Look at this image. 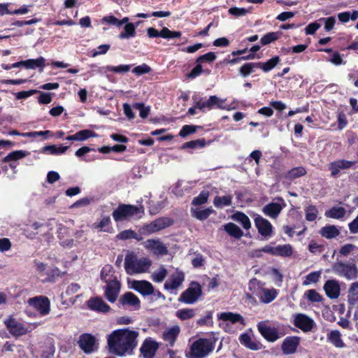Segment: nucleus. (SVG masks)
Listing matches in <instances>:
<instances>
[{"label": "nucleus", "instance_id": "43", "mask_svg": "<svg viewBox=\"0 0 358 358\" xmlns=\"http://www.w3.org/2000/svg\"><path fill=\"white\" fill-rule=\"evenodd\" d=\"M282 34L281 31L268 32V33L266 34L265 35H264L261 38V39H260L261 44L262 45H268V44L277 41L278 39H279L280 38V36H282Z\"/></svg>", "mask_w": 358, "mask_h": 358}, {"label": "nucleus", "instance_id": "6", "mask_svg": "<svg viewBox=\"0 0 358 358\" xmlns=\"http://www.w3.org/2000/svg\"><path fill=\"white\" fill-rule=\"evenodd\" d=\"M201 285L197 281H192L187 289L180 294L178 301L185 304H193L202 296Z\"/></svg>", "mask_w": 358, "mask_h": 358}, {"label": "nucleus", "instance_id": "27", "mask_svg": "<svg viewBox=\"0 0 358 358\" xmlns=\"http://www.w3.org/2000/svg\"><path fill=\"white\" fill-rule=\"evenodd\" d=\"M307 171L303 166H296L285 172V179L289 181H293L299 178L305 176Z\"/></svg>", "mask_w": 358, "mask_h": 358}, {"label": "nucleus", "instance_id": "64", "mask_svg": "<svg viewBox=\"0 0 358 358\" xmlns=\"http://www.w3.org/2000/svg\"><path fill=\"white\" fill-rule=\"evenodd\" d=\"M327 61L336 66H339L345 63L342 58V55L338 51H334L330 55L329 58L327 59Z\"/></svg>", "mask_w": 358, "mask_h": 358}, {"label": "nucleus", "instance_id": "13", "mask_svg": "<svg viewBox=\"0 0 358 358\" xmlns=\"http://www.w3.org/2000/svg\"><path fill=\"white\" fill-rule=\"evenodd\" d=\"M78 343L79 348L86 354H90L97 348L95 336L89 333L82 334L79 336Z\"/></svg>", "mask_w": 358, "mask_h": 358}, {"label": "nucleus", "instance_id": "55", "mask_svg": "<svg viewBox=\"0 0 358 358\" xmlns=\"http://www.w3.org/2000/svg\"><path fill=\"white\" fill-rule=\"evenodd\" d=\"M305 296L311 302H322L323 297L315 289H308L305 292Z\"/></svg>", "mask_w": 358, "mask_h": 358}, {"label": "nucleus", "instance_id": "1", "mask_svg": "<svg viewBox=\"0 0 358 358\" xmlns=\"http://www.w3.org/2000/svg\"><path fill=\"white\" fill-rule=\"evenodd\" d=\"M139 334L129 329H120L112 331L107 337L108 352L118 357L131 355L138 345Z\"/></svg>", "mask_w": 358, "mask_h": 358}, {"label": "nucleus", "instance_id": "63", "mask_svg": "<svg viewBox=\"0 0 358 358\" xmlns=\"http://www.w3.org/2000/svg\"><path fill=\"white\" fill-rule=\"evenodd\" d=\"M152 71L150 66L146 64L137 66L133 69L132 72L137 76H141L143 74L149 73Z\"/></svg>", "mask_w": 358, "mask_h": 358}, {"label": "nucleus", "instance_id": "52", "mask_svg": "<svg viewBox=\"0 0 358 358\" xmlns=\"http://www.w3.org/2000/svg\"><path fill=\"white\" fill-rule=\"evenodd\" d=\"M131 65L120 64L119 66H107L106 67V71L115 73H124L130 71Z\"/></svg>", "mask_w": 358, "mask_h": 358}, {"label": "nucleus", "instance_id": "59", "mask_svg": "<svg viewBox=\"0 0 358 358\" xmlns=\"http://www.w3.org/2000/svg\"><path fill=\"white\" fill-rule=\"evenodd\" d=\"M308 250L314 255L320 254L324 250V246L318 244L315 240H311L308 244Z\"/></svg>", "mask_w": 358, "mask_h": 358}, {"label": "nucleus", "instance_id": "28", "mask_svg": "<svg viewBox=\"0 0 358 358\" xmlns=\"http://www.w3.org/2000/svg\"><path fill=\"white\" fill-rule=\"evenodd\" d=\"M278 296V292L275 288H263L259 293V299L262 303H269Z\"/></svg>", "mask_w": 358, "mask_h": 358}, {"label": "nucleus", "instance_id": "51", "mask_svg": "<svg viewBox=\"0 0 358 358\" xmlns=\"http://www.w3.org/2000/svg\"><path fill=\"white\" fill-rule=\"evenodd\" d=\"M182 33L179 31H171L167 27L162 29V38L165 39L180 38Z\"/></svg>", "mask_w": 358, "mask_h": 358}, {"label": "nucleus", "instance_id": "33", "mask_svg": "<svg viewBox=\"0 0 358 358\" xmlns=\"http://www.w3.org/2000/svg\"><path fill=\"white\" fill-rule=\"evenodd\" d=\"M94 228L100 229L104 232L113 233L114 229L111 226V220L109 216H104L99 222L94 224Z\"/></svg>", "mask_w": 358, "mask_h": 358}, {"label": "nucleus", "instance_id": "14", "mask_svg": "<svg viewBox=\"0 0 358 358\" xmlns=\"http://www.w3.org/2000/svg\"><path fill=\"white\" fill-rule=\"evenodd\" d=\"M120 287L121 285L117 277H113L110 281L106 282L104 296L109 302L114 303L116 301Z\"/></svg>", "mask_w": 358, "mask_h": 358}, {"label": "nucleus", "instance_id": "36", "mask_svg": "<svg viewBox=\"0 0 358 358\" xmlns=\"http://www.w3.org/2000/svg\"><path fill=\"white\" fill-rule=\"evenodd\" d=\"M327 340L336 348H343L345 344L341 339V334L338 330H332L327 334Z\"/></svg>", "mask_w": 358, "mask_h": 358}, {"label": "nucleus", "instance_id": "48", "mask_svg": "<svg viewBox=\"0 0 358 358\" xmlns=\"http://www.w3.org/2000/svg\"><path fill=\"white\" fill-rule=\"evenodd\" d=\"M176 315L180 320H187L195 315V310L193 308H182L178 310Z\"/></svg>", "mask_w": 358, "mask_h": 358}, {"label": "nucleus", "instance_id": "31", "mask_svg": "<svg viewBox=\"0 0 358 358\" xmlns=\"http://www.w3.org/2000/svg\"><path fill=\"white\" fill-rule=\"evenodd\" d=\"M45 66V59L43 57H39L37 59H29L24 61V67L27 69H35L36 68L40 69V71H42Z\"/></svg>", "mask_w": 358, "mask_h": 358}, {"label": "nucleus", "instance_id": "56", "mask_svg": "<svg viewBox=\"0 0 358 358\" xmlns=\"http://www.w3.org/2000/svg\"><path fill=\"white\" fill-rule=\"evenodd\" d=\"M208 196L209 192L208 191H201L197 196L194 198L192 203L194 206L204 204L207 202Z\"/></svg>", "mask_w": 358, "mask_h": 358}, {"label": "nucleus", "instance_id": "21", "mask_svg": "<svg viewBox=\"0 0 358 358\" xmlns=\"http://www.w3.org/2000/svg\"><path fill=\"white\" fill-rule=\"evenodd\" d=\"M88 308L96 312L108 313L110 310V307L108 305L101 297H91L87 301Z\"/></svg>", "mask_w": 358, "mask_h": 358}, {"label": "nucleus", "instance_id": "10", "mask_svg": "<svg viewBox=\"0 0 358 358\" xmlns=\"http://www.w3.org/2000/svg\"><path fill=\"white\" fill-rule=\"evenodd\" d=\"M4 324L9 333L16 338L25 335L30 331L25 324L18 322L12 316L6 320Z\"/></svg>", "mask_w": 358, "mask_h": 358}, {"label": "nucleus", "instance_id": "34", "mask_svg": "<svg viewBox=\"0 0 358 358\" xmlns=\"http://www.w3.org/2000/svg\"><path fill=\"white\" fill-rule=\"evenodd\" d=\"M224 231L231 237L240 239L243 236V231L241 228L232 222H229L224 226Z\"/></svg>", "mask_w": 358, "mask_h": 358}, {"label": "nucleus", "instance_id": "57", "mask_svg": "<svg viewBox=\"0 0 358 358\" xmlns=\"http://www.w3.org/2000/svg\"><path fill=\"white\" fill-rule=\"evenodd\" d=\"M196 66L186 74V78L193 80L203 73V66L199 63H196Z\"/></svg>", "mask_w": 358, "mask_h": 358}, {"label": "nucleus", "instance_id": "58", "mask_svg": "<svg viewBox=\"0 0 358 358\" xmlns=\"http://www.w3.org/2000/svg\"><path fill=\"white\" fill-rule=\"evenodd\" d=\"M318 210L315 206H308L306 209V220L310 222L316 220Z\"/></svg>", "mask_w": 358, "mask_h": 358}, {"label": "nucleus", "instance_id": "60", "mask_svg": "<svg viewBox=\"0 0 358 358\" xmlns=\"http://www.w3.org/2000/svg\"><path fill=\"white\" fill-rule=\"evenodd\" d=\"M134 108L139 110V115L143 119L146 118L150 112V107L145 106L143 103H135Z\"/></svg>", "mask_w": 358, "mask_h": 358}, {"label": "nucleus", "instance_id": "35", "mask_svg": "<svg viewBox=\"0 0 358 358\" xmlns=\"http://www.w3.org/2000/svg\"><path fill=\"white\" fill-rule=\"evenodd\" d=\"M320 234L322 237L331 239L337 237L340 234V231L335 225H326L320 229Z\"/></svg>", "mask_w": 358, "mask_h": 358}, {"label": "nucleus", "instance_id": "7", "mask_svg": "<svg viewBox=\"0 0 358 358\" xmlns=\"http://www.w3.org/2000/svg\"><path fill=\"white\" fill-rule=\"evenodd\" d=\"M174 220L170 217H161L155 219L149 224L143 225L139 232L143 235H150L163 230L173 225Z\"/></svg>", "mask_w": 358, "mask_h": 358}, {"label": "nucleus", "instance_id": "15", "mask_svg": "<svg viewBox=\"0 0 358 358\" xmlns=\"http://www.w3.org/2000/svg\"><path fill=\"white\" fill-rule=\"evenodd\" d=\"M293 324L303 332L311 331L315 325L314 320L303 313L295 315Z\"/></svg>", "mask_w": 358, "mask_h": 358}, {"label": "nucleus", "instance_id": "45", "mask_svg": "<svg viewBox=\"0 0 358 358\" xmlns=\"http://www.w3.org/2000/svg\"><path fill=\"white\" fill-rule=\"evenodd\" d=\"M28 152L24 150H15L7 155L3 159L2 162L6 163L12 161H17L23 157H25Z\"/></svg>", "mask_w": 358, "mask_h": 358}, {"label": "nucleus", "instance_id": "5", "mask_svg": "<svg viewBox=\"0 0 358 358\" xmlns=\"http://www.w3.org/2000/svg\"><path fill=\"white\" fill-rule=\"evenodd\" d=\"M192 99L194 101V107L203 112L213 108L226 109L224 105V100L220 99L216 95H211L208 99L204 100L203 97L194 94L192 96Z\"/></svg>", "mask_w": 358, "mask_h": 358}, {"label": "nucleus", "instance_id": "32", "mask_svg": "<svg viewBox=\"0 0 358 358\" xmlns=\"http://www.w3.org/2000/svg\"><path fill=\"white\" fill-rule=\"evenodd\" d=\"M280 62L279 56H274L265 62H257L259 69H262L264 72L268 73L273 70Z\"/></svg>", "mask_w": 358, "mask_h": 358}, {"label": "nucleus", "instance_id": "46", "mask_svg": "<svg viewBox=\"0 0 358 358\" xmlns=\"http://www.w3.org/2000/svg\"><path fill=\"white\" fill-rule=\"evenodd\" d=\"M202 126L193 125V124H185L181 128L179 136L182 138H185L190 134L196 133L199 129H202Z\"/></svg>", "mask_w": 358, "mask_h": 358}, {"label": "nucleus", "instance_id": "44", "mask_svg": "<svg viewBox=\"0 0 358 358\" xmlns=\"http://www.w3.org/2000/svg\"><path fill=\"white\" fill-rule=\"evenodd\" d=\"M275 250L276 256L289 257L293 255V248L290 244L279 245Z\"/></svg>", "mask_w": 358, "mask_h": 358}, {"label": "nucleus", "instance_id": "18", "mask_svg": "<svg viewBox=\"0 0 358 358\" xmlns=\"http://www.w3.org/2000/svg\"><path fill=\"white\" fill-rule=\"evenodd\" d=\"M158 348V343L149 338L143 341L140 348V352L143 358H154Z\"/></svg>", "mask_w": 358, "mask_h": 358}, {"label": "nucleus", "instance_id": "11", "mask_svg": "<svg viewBox=\"0 0 358 358\" xmlns=\"http://www.w3.org/2000/svg\"><path fill=\"white\" fill-rule=\"evenodd\" d=\"M28 303L34 307L42 316L48 315L50 311V301L47 296H38L30 298L28 300Z\"/></svg>", "mask_w": 358, "mask_h": 358}, {"label": "nucleus", "instance_id": "4", "mask_svg": "<svg viewBox=\"0 0 358 358\" xmlns=\"http://www.w3.org/2000/svg\"><path fill=\"white\" fill-rule=\"evenodd\" d=\"M141 214V217L144 214V207L143 206H137L131 204L120 203L117 208L113 210L112 215L115 222L129 220L131 217Z\"/></svg>", "mask_w": 358, "mask_h": 358}, {"label": "nucleus", "instance_id": "37", "mask_svg": "<svg viewBox=\"0 0 358 358\" xmlns=\"http://www.w3.org/2000/svg\"><path fill=\"white\" fill-rule=\"evenodd\" d=\"M232 219L238 222H239L242 227L248 230L251 227V222L244 213L241 211H237L232 215Z\"/></svg>", "mask_w": 358, "mask_h": 358}, {"label": "nucleus", "instance_id": "22", "mask_svg": "<svg viewBox=\"0 0 358 358\" xmlns=\"http://www.w3.org/2000/svg\"><path fill=\"white\" fill-rule=\"evenodd\" d=\"M131 287L143 296L152 295L155 291L152 283L147 280H134Z\"/></svg>", "mask_w": 358, "mask_h": 358}, {"label": "nucleus", "instance_id": "16", "mask_svg": "<svg viewBox=\"0 0 358 358\" xmlns=\"http://www.w3.org/2000/svg\"><path fill=\"white\" fill-rule=\"evenodd\" d=\"M301 342V338L296 336H287L282 341L281 350L285 355L294 354Z\"/></svg>", "mask_w": 358, "mask_h": 358}, {"label": "nucleus", "instance_id": "30", "mask_svg": "<svg viewBox=\"0 0 358 358\" xmlns=\"http://www.w3.org/2000/svg\"><path fill=\"white\" fill-rule=\"evenodd\" d=\"M263 213L272 218H275L278 216L282 210V207L280 203L271 202L266 205L263 208Z\"/></svg>", "mask_w": 358, "mask_h": 358}, {"label": "nucleus", "instance_id": "42", "mask_svg": "<svg viewBox=\"0 0 358 358\" xmlns=\"http://www.w3.org/2000/svg\"><path fill=\"white\" fill-rule=\"evenodd\" d=\"M113 273H114V271H113V267L112 266V265H110V264L105 265L101 271V273H100L101 280L106 283L110 281L113 277H115L113 275Z\"/></svg>", "mask_w": 358, "mask_h": 358}, {"label": "nucleus", "instance_id": "24", "mask_svg": "<svg viewBox=\"0 0 358 358\" xmlns=\"http://www.w3.org/2000/svg\"><path fill=\"white\" fill-rule=\"evenodd\" d=\"M180 333V328L178 325H174L166 329L162 334L164 341L168 342L171 347L175 345V343Z\"/></svg>", "mask_w": 358, "mask_h": 358}, {"label": "nucleus", "instance_id": "19", "mask_svg": "<svg viewBox=\"0 0 358 358\" xmlns=\"http://www.w3.org/2000/svg\"><path fill=\"white\" fill-rule=\"evenodd\" d=\"M185 280V273L177 269L165 282L164 287L166 290H173L178 288Z\"/></svg>", "mask_w": 358, "mask_h": 358}, {"label": "nucleus", "instance_id": "25", "mask_svg": "<svg viewBox=\"0 0 358 358\" xmlns=\"http://www.w3.org/2000/svg\"><path fill=\"white\" fill-rule=\"evenodd\" d=\"M239 341L243 345L251 350H258L262 348V344L259 341L252 339L248 333L241 334Z\"/></svg>", "mask_w": 358, "mask_h": 358}, {"label": "nucleus", "instance_id": "47", "mask_svg": "<svg viewBox=\"0 0 358 358\" xmlns=\"http://www.w3.org/2000/svg\"><path fill=\"white\" fill-rule=\"evenodd\" d=\"M348 302L355 305L358 302V282H355L351 284L348 292Z\"/></svg>", "mask_w": 358, "mask_h": 358}, {"label": "nucleus", "instance_id": "39", "mask_svg": "<svg viewBox=\"0 0 358 358\" xmlns=\"http://www.w3.org/2000/svg\"><path fill=\"white\" fill-rule=\"evenodd\" d=\"M233 196L231 194L223 196H216L213 199V204L217 208H222L232 204Z\"/></svg>", "mask_w": 358, "mask_h": 358}, {"label": "nucleus", "instance_id": "9", "mask_svg": "<svg viewBox=\"0 0 358 358\" xmlns=\"http://www.w3.org/2000/svg\"><path fill=\"white\" fill-rule=\"evenodd\" d=\"M118 307L138 310L141 308V301L135 294L127 292L120 296L118 300Z\"/></svg>", "mask_w": 358, "mask_h": 358}, {"label": "nucleus", "instance_id": "26", "mask_svg": "<svg viewBox=\"0 0 358 358\" xmlns=\"http://www.w3.org/2000/svg\"><path fill=\"white\" fill-rule=\"evenodd\" d=\"M218 319L224 322L229 321L232 324L240 323L245 324V320L243 316L239 313H234L232 312L222 313L218 315Z\"/></svg>", "mask_w": 358, "mask_h": 358}, {"label": "nucleus", "instance_id": "40", "mask_svg": "<svg viewBox=\"0 0 358 358\" xmlns=\"http://www.w3.org/2000/svg\"><path fill=\"white\" fill-rule=\"evenodd\" d=\"M136 26L134 23H127L124 27V31L120 33L118 38L120 39H128L136 36Z\"/></svg>", "mask_w": 358, "mask_h": 358}, {"label": "nucleus", "instance_id": "8", "mask_svg": "<svg viewBox=\"0 0 358 358\" xmlns=\"http://www.w3.org/2000/svg\"><path fill=\"white\" fill-rule=\"evenodd\" d=\"M332 271L337 275L348 280L355 279L358 275V269L353 263L336 262L332 265Z\"/></svg>", "mask_w": 358, "mask_h": 358}, {"label": "nucleus", "instance_id": "38", "mask_svg": "<svg viewBox=\"0 0 358 358\" xmlns=\"http://www.w3.org/2000/svg\"><path fill=\"white\" fill-rule=\"evenodd\" d=\"M255 69H259L258 62H247L243 64L238 69V73L243 78L248 77L255 71Z\"/></svg>", "mask_w": 358, "mask_h": 358}, {"label": "nucleus", "instance_id": "61", "mask_svg": "<svg viewBox=\"0 0 358 358\" xmlns=\"http://www.w3.org/2000/svg\"><path fill=\"white\" fill-rule=\"evenodd\" d=\"M321 271H313L308 274L306 277V280L303 282V285H309L310 283H316L319 281L321 276Z\"/></svg>", "mask_w": 358, "mask_h": 358}, {"label": "nucleus", "instance_id": "20", "mask_svg": "<svg viewBox=\"0 0 358 358\" xmlns=\"http://www.w3.org/2000/svg\"><path fill=\"white\" fill-rule=\"evenodd\" d=\"M145 248L151 250L155 255H165L168 253L167 248L159 240L148 239L143 243Z\"/></svg>", "mask_w": 358, "mask_h": 358}, {"label": "nucleus", "instance_id": "2", "mask_svg": "<svg viewBox=\"0 0 358 358\" xmlns=\"http://www.w3.org/2000/svg\"><path fill=\"white\" fill-rule=\"evenodd\" d=\"M218 338L213 332L208 337L199 338L189 346L187 358H206L215 350Z\"/></svg>", "mask_w": 358, "mask_h": 358}, {"label": "nucleus", "instance_id": "54", "mask_svg": "<svg viewBox=\"0 0 358 358\" xmlns=\"http://www.w3.org/2000/svg\"><path fill=\"white\" fill-rule=\"evenodd\" d=\"M167 270L164 266H161L160 268L152 273V279L156 282H162L167 275Z\"/></svg>", "mask_w": 358, "mask_h": 358}, {"label": "nucleus", "instance_id": "29", "mask_svg": "<svg viewBox=\"0 0 358 358\" xmlns=\"http://www.w3.org/2000/svg\"><path fill=\"white\" fill-rule=\"evenodd\" d=\"M211 141L207 142L206 139L204 138H199L196 140H193L190 141H187L181 145V149L182 150H187V149H192V150H197V149H202L205 148L207 145H210Z\"/></svg>", "mask_w": 358, "mask_h": 358}, {"label": "nucleus", "instance_id": "3", "mask_svg": "<svg viewBox=\"0 0 358 358\" xmlns=\"http://www.w3.org/2000/svg\"><path fill=\"white\" fill-rule=\"evenodd\" d=\"M151 266V261L146 257L137 259L132 253L126 255L124 269L127 274L134 275L146 272Z\"/></svg>", "mask_w": 358, "mask_h": 358}, {"label": "nucleus", "instance_id": "23", "mask_svg": "<svg viewBox=\"0 0 358 358\" xmlns=\"http://www.w3.org/2000/svg\"><path fill=\"white\" fill-rule=\"evenodd\" d=\"M324 290L329 299H337L341 293L340 285L336 280H328L324 285Z\"/></svg>", "mask_w": 358, "mask_h": 358}, {"label": "nucleus", "instance_id": "41", "mask_svg": "<svg viewBox=\"0 0 358 358\" xmlns=\"http://www.w3.org/2000/svg\"><path fill=\"white\" fill-rule=\"evenodd\" d=\"M346 210L341 206H334L325 213V215L330 218L341 219L345 215Z\"/></svg>", "mask_w": 358, "mask_h": 358}, {"label": "nucleus", "instance_id": "12", "mask_svg": "<svg viewBox=\"0 0 358 358\" xmlns=\"http://www.w3.org/2000/svg\"><path fill=\"white\" fill-rule=\"evenodd\" d=\"M257 329L262 337L268 342H275L281 337L275 327L268 326L266 321H261L257 324Z\"/></svg>", "mask_w": 358, "mask_h": 358}, {"label": "nucleus", "instance_id": "49", "mask_svg": "<svg viewBox=\"0 0 358 358\" xmlns=\"http://www.w3.org/2000/svg\"><path fill=\"white\" fill-rule=\"evenodd\" d=\"M213 213H214V210L212 208H208L203 210L197 209L194 211L193 216L203 221L206 220Z\"/></svg>", "mask_w": 358, "mask_h": 358}, {"label": "nucleus", "instance_id": "53", "mask_svg": "<svg viewBox=\"0 0 358 358\" xmlns=\"http://www.w3.org/2000/svg\"><path fill=\"white\" fill-rule=\"evenodd\" d=\"M217 58V56L213 52H208L204 55H200L196 59V63H199L200 64L206 62V63H212Z\"/></svg>", "mask_w": 358, "mask_h": 358}, {"label": "nucleus", "instance_id": "50", "mask_svg": "<svg viewBox=\"0 0 358 358\" xmlns=\"http://www.w3.org/2000/svg\"><path fill=\"white\" fill-rule=\"evenodd\" d=\"M76 141H83L90 138L95 137L97 135L94 131H93L92 130L83 129V130H80V131L76 132Z\"/></svg>", "mask_w": 358, "mask_h": 358}, {"label": "nucleus", "instance_id": "62", "mask_svg": "<svg viewBox=\"0 0 358 358\" xmlns=\"http://www.w3.org/2000/svg\"><path fill=\"white\" fill-rule=\"evenodd\" d=\"M117 238L119 240H128L132 238H136V231L132 229H127L122 231L117 235Z\"/></svg>", "mask_w": 358, "mask_h": 358}, {"label": "nucleus", "instance_id": "17", "mask_svg": "<svg viewBox=\"0 0 358 358\" xmlns=\"http://www.w3.org/2000/svg\"><path fill=\"white\" fill-rule=\"evenodd\" d=\"M255 224L258 232L264 237H270L273 233V226L266 219L259 215H256L255 217Z\"/></svg>", "mask_w": 358, "mask_h": 358}]
</instances>
